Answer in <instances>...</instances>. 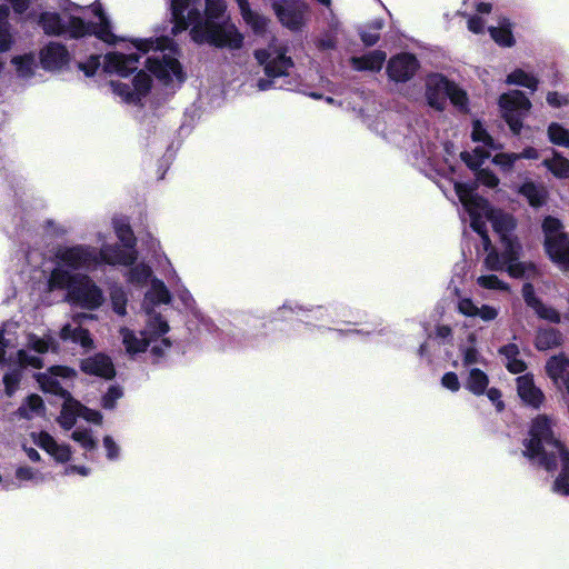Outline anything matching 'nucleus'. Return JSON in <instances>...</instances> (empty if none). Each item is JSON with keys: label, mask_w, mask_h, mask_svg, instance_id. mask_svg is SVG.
<instances>
[{"label": "nucleus", "mask_w": 569, "mask_h": 569, "mask_svg": "<svg viewBox=\"0 0 569 569\" xmlns=\"http://www.w3.org/2000/svg\"><path fill=\"white\" fill-rule=\"evenodd\" d=\"M542 229L545 232V247L550 259L561 269H569V238L562 232V226L556 218L545 219Z\"/></svg>", "instance_id": "nucleus-12"}, {"label": "nucleus", "mask_w": 569, "mask_h": 569, "mask_svg": "<svg viewBox=\"0 0 569 569\" xmlns=\"http://www.w3.org/2000/svg\"><path fill=\"white\" fill-rule=\"evenodd\" d=\"M92 11L99 20L94 26L86 24L77 17H70L67 22H63L60 17L53 12L42 13L39 19V24L47 34H60L67 32L72 38H79L93 33L97 38L107 43H114L117 38L112 33L109 21L103 14L100 6H94Z\"/></svg>", "instance_id": "nucleus-10"}, {"label": "nucleus", "mask_w": 569, "mask_h": 569, "mask_svg": "<svg viewBox=\"0 0 569 569\" xmlns=\"http://www.w3.org/2000/svg\"><path fill=\"white\" fill-rule=\"evenodd\" d=\"M81 370L87 375L111 379L116 375L114 366L110 357L104 353H97L81 361Z\"/></svg>", "instance_id": "nucleus-20"}, {"label": "nucleus", "mask_w": 569, "mask_h": 569, "mask_svg": "<svg viewBox=\"0 0 569 569\" xmlns=\"http://www.w3.org/2000/svg\"><path fill=\"white\" fill-rule=\"evenodd\" d=\"M169 331L170 326L160 313L148 312L143 330L136 332L123 327L119 333L127 353L134 356L150 351L154 357H161L172 346Z\"/></svg>", "instance_id": "nucleus-8"}, {"label": "nucleus", "mask_w": 569, "mask_h": 569, "mask_svg": "<svg viewBox=\"0 0 569 569\" xmlns=\"http://www.w3.org/2000/svg\"><path fill=\"white\" fill-rule=\"evenodd\" d=\"M462 361L466 367L481 362V356L478 350L469 347L462 351Z\"/></svg>", "instance_id": "nucleus-53"}, {"label": "nucleus", "mask_w": 569, "mask_h": 569, "mask_svg": "<svg viewBox=\"0 0 569 569\" xmlns=\"http://www.w3.org/2000/svg\"><path fill=\"white\" fill-rule=\"evenodd\" d=\"M499 353L503 357L507 369L512 373H520L526 370V363L518 358L519 348L515 343H508L499 349Z\"/></svg>", "instance_id": "nucleus-31"}, {"label": "nucleus", "mask_w": 569, "mask_h": 569, "mask_svg": "<svg viewBox=\"0 0 569 569\" xmlns=\"http://www.w3.org/2000/svg\"><path fill=\"white\" fill-rule=\"evenodd\" d=\"M471 137L475 142H481L482 146H477L472 153L462 152L461 158L469 168L477 170L490 157V152L500 146L495 143L479 121L473 122Z\"/></svg>", "instance_id": "nucleus-16"}, {"label": "nucleus", "mask_w": 569, "mask_h": 569, "mask_svg": "<svg viewBox=\"0 0 569 569\" xmlns=\"http://www.w3.org/2000/svg\"><path fill=\"white\" fill-rule=\"evenodd\" d=\"M455 191L470 218L471 228L481 237L488 251L483 264L491 271L507 270L512 278L536 279L540 272L535 263L519 261L522 247L513 236L512 216L490 208L468 184L455 182Z\"/></svg>", "instance_id": "nucleus-1"}, {"label": "nucleus", "mask_w": 569, "mask_h": 569, "mask_svg": "<svg viewBox=\"0 0 569 569\" xmlns=\"http://www.w3.org/2000/svg\"><path fill=\"white\" fill-rule=\"evenodd\" d=\"M523 455L547 471L560 468L553 490L569 496V450L555 437L553 422L546 416L537 417L530 427L529 438L523 441Z\"/></svg>", "instance_id": "nucleus-4"}, {"label": "nucleus", "mask_w": 569, "mask_h": 569, "mask_svg": "<svg viewBox=\"0 0 569 569\" xmlns=\"http://www.w3.org/2000/svg\"><path fill=\"white\" fill-rule=\"evenodd\" d=\"M547 102L553 108H560L569 104V98L556 91H550L547 94Z\"/></svg>", "instance_id": "nucleus-52"}, {"label": "nucleus", "mask_w": 569, "mask_h": 569, "mask_svg": "<svg viewBox=\"0 0 569 569\" xmlns=\"http://www.w3.org/2000/svg\"><path fill=\"white\" fill-rule=\"evenodd\" d=\"M9 1L12 3L13 9L18 13H22L28 8V1L27 0H9Z\"/></svg>", "instance_id": "nucleus-61"}, {"label": "nucleus", "mask_w": 569, "mask_h": 569, "mask_svg": "<svg viewBox=\"0 0 569 569\" xmlns=\"http://www.w3.org/2000/svg\"><path fill=\"white\" fill-rule=\"evenodd\" d=\"M40 60L43 69L57 70L68 62V52L63 46L51 42L41 50Z\"/></svg>", "instance_id": "nucleus-24"}, {"label": "nucleus", "mask_w": 569, "mask_h": 569, "mask_svg": "<svg viewBox=\"0 0 569 569\" xmlns=\"http://www.w3.org/2000/svg\"><path fill=\"white\" fill-rule=\"evenodd\" d=\"M122 395L123 392L120 387L111 386L107 393L102 397V407L106 409L114 408L117 400H119Z\"/></svg>", "instance_id": "nucleus-48"}, {"label": "nucleus", "mask_w": 569, "mask_h": 569, "mask_svg": "<svg viewBox=\"0 0 569 569\" xmlns=\"http://www.w3.org/2000/svg\"><path fill=\"white\" fill-rule=\"evenodd\" d=\"M71 438L78 442L84 451H92L97 447V441L93 439L89 429L77 428Z\"/></svg>", "instance_id": "nucleus-43"}, {"label": "nucleus", "mask_w": 569, "mask_h": 569, "mask_svg": "<svg viewBox=\"0 0 569 569\" xmlns=\"http://www.w3.org/2000/svg\"><path fill=\"white\" fill-rule=\"evenodd\" d=\"M506 83L525 87L531 91L538 89L539 80L522 69H516L507 76Z\"/></svg>", "instance_id": "nucleus-37"}, {"label": "nucleus", "mask_w": 569, "mask_h": 569, "mask_svg": "<svg viewBox=\"0 0 569 569\" xmlns=\"http://www.w3.org/2000/svg\"><path fill=\"white\" fill-rule=\"evenodd\" d=\"M74 376L76 371L73 369L62 366L52 367L48 372L37 376V380L44 392L58 395L64 399L58 417V422L64 430L72 429L78 417L96 425H100L102 421L99 411L82 406L61 386L59 378L72 379Z\"/></svg>", "instance_id": "nucleus-7"}, {"label": "nucleus", "mask_w": 569, "mask_h": 569, "mask_svg": "<svg viewBox=\"0 0 569 569\" xmlns=\"http://www.w3.org/2000/svg\"><path fill=\"white\" fill-rule=\"evenodd\" d=\"M531 309L536 312V315L552 323H559L560 322V313L552 308L551 306L545 305L541 300H539L537 303H535Z\"/></svg>", "instance_id": "nucleus-44"}, {"label": "nucleus", "mask_w": 569, "mask_h": 569, "mask_svg": "<svg viewBox=\"0 0 569 569\" xmlns=\"http://www.w3.org/2000/svg\"><path fill=\"white\" fill-rule=\"evenodd\" d=\"M522 297L530 308L540 300L535 293L533 286L529 282L525 283L522 287Z\"/></svg>", "instance_id": "nucleus-55"}, {"label": "nucleus", "mask_w": 569, "mask_h": 569, "mask_svg": "<svg viewBox=\"0 0 569 569\" xmlns=\"http://www.w3.org/2000/svg\"><path fill=\"white\" fill-rule=\"evenodd\" d=\"M16 479L19 481V486H22L23 483H31V485H40L46 481V476L31 467L28 466H20L16 469Z\"/></svg>", "instance_id": "nucleus-39"}, {"label": "nucleus", "mask_w": 569, "mask_h": 569, "mask_svg": "<svg viewBox=\"0 0 569 569\" xmlns=\"http://www.w3.org/2000/svg\"><path fill=\"white\" fill-rule=\"evenodd\" d=\"M517 391L521 400L528 406L538 408L543 402V393L536 387L533 378L530 375H523L517 378Z\"/></svg>", "instance_id": "nucleus-23"}, {"label": "nucleus", "mask_w": 569, "mask_h": 569, "mask_svg": "<svg viewBox=\"0 0 569 569\" xmlns=\"http://www.w3.org/2000/svg\"><path fill=\"white\" fill-rule=\"evenodd\" d=\"M546 372L555 383L569 382V359L565 355L551 357L546 363Z\"/></svg>", "instance_id": "nucleus-26"}, {"label": "nucleus", "mask_w": 569, "mask_h": 569, "mask_svg": "<svg viewBox=\"0 0 569 569\" xmlns=\"http://www.w3.org/2000/svg\"><path fill=\"white\" fill-rule=\"evenodd\" d=\"M441 385L450 391H458L460 389V381L455 372H447L441 379Z\"/></svg>", "instance_id": "nucleus-54"}, {"label": "nucleus", "mask_w": 569, "mask_h": 569, "mask_svg": "<svg viewBox=\"0 0 569 569\" xmlns=\"http://www.w3.org/2000/svg\"><path fill=\"white\" fill-rule=\"evenodd\" d=\"M176 292H177L178 299L182 302V305L187 309L193 310L196 308V301L187 288H184L183 286H179L176 289Z\"/></svg>", "instance_id": "nucleus-49"}, {"label": "nucleus", "mask_w": 569, "mask_h": 569, "mask_svg": "<svg viewBox=\"0 0 569 569\" xmlns=\"http://www.w3.org/2000/svg\"><path fill=\"white\" fill-rule=\"evenodd\" d=\"M458 310L466 317L479 318L482 321H492L499 315V310L496 307L478 305L470 298L460 299L458 302Z\"/></svg>", "instance_id": "nucleus-22"}, {"label": "nucleus", "mask_w": 569, "mask_h": 569, "mask_svg": "<svg viewBox=\"0 0 569 569\" xmlns=\"http://www.w3.org/2000/svg\"><path fill=\"white\" fill-rule=\"evenodd\" d=\"M257 60L264 66V72L269 78H279L288 76L293 67L290 57H287L282 48L272 46L268 50H257L254 53Z\"/></svg>", "instance_id": "nucleus-17"}, {"label": "nucleus", "mask_w": 569, "mask_h": 569, "mask_svg": "<svg viewBox=\"0 0 569 569\" xmlns=\"http://www.w3.org/2000/svg\"><path fill=\"white\" fill-rule=\"evenodd\" d=\"M499 107L502 118L515 134L522 129V121L531 109V102L526 94L519 90H511L500 96Z\"/></svg>", "instance_id": "nucleus-14"}, {"label": "nucleus", "mask_w": 569, "mask_h": 569, "mask_svg": "<svg viewBox=\"0 0 569 569\" xmlns=\"http://www.w3.org/2000/svg\"><path fill=\"white\" fill-rule=\"evenodd\" d=\"M44 403L38 395L29 396L18 408L16 415L19 418L31 420L44 413Z\"/></svg>", "instance_id": "nucleus-30"}, {"label": "nucleus", "mask_w": 569, "mask_h": 569, "mask_svg": "<svg viewBox=\"0 0 569 569\" xmlns=\"http://www.w3.org/2000/svg\"><path fill=\"white\" fill-rule=\"evenodd\" d=\"M488 376L478 368H471L465 381V387L473 395H483L488 388Z\"/></svg>", "instance_id": "nucleus-32"}, {"label": "nucleus", "mask_w": 569, "mask_h": 569, "mask_svg": "<svg viewBox=\"0 0 569 569\" xmlns=\"http://www.w3.org/2000/svg\"><path fill=\"white\" fill-rule=\"evenodd\" d=\"M427 99L428 103L441 110L446 102V99L449 98L450 101L458 108L465 109L467 106V96L466 92L462 91L455 83L448 81L440 74H432L427 79Z\"/></svg>", "instance_id": "nucleus-13"}, {"label": "nucleus", "mask_w": 569, "mask_h": 569, "mask_svg": "<svg viewBox=\"0 0 569 569\" xmlns=\"http://www.w3.org/2000/svg\"><path fill=\"white\" fill-rule=\"evenodd\" d=\"M468 29L473 33H482L485 31V21L477 16L469 17Z\"/></svg>", "instance_id": "nucleus-57"}, {"label": "nucleus", "mask_w": 569, "mask_h": 569, "mask_svg": "<svg viewBox=\"0 0 569 569\" xmlns=\"http://www.w3.org/2000/svg\"><path fill=\"white\" fill-rule=\"evenodd\" d=\"M562 343V335L556 329H541L536 336V348L541 351L553 349Z\"/></svg>", "instance_id": "nucleus-33"}, {"label": "nucleus", "mask_w": 569, "mask_h": 569, "mask_svg": "<svg viewBox=\"0 0 569 569\" xmlns=\"http://www.w3.org/2000/svg\"><path fill=\"white\" fill-rule=\"evenodd\" d=\"M257 87L260 91H266L270 88L273 87V81L272 80H266V79H260L257 83Z\"/></svg>", "instance_id": "nucleus-64"}, {"label": "nucleus", "mask_w": 569, "mask_h": 569, "mask_svg": "<svg viewBox=\"0 0 569 569\" xmlns=\"http://www.w3.org/2000/svg\"><path fill=\"white\" fill-rule=\"evenodd\" d=\"M489 32L491 38L503 47H511L515 42L511 26L507 18H500L498 20L497 27H490Z\"/></svg>", "instance_id": "nucleus-34"}, {"label": "nucleus", "mask_w": 569, "mask_h": 569, "mask_svg": "<svg viewBox=\"0 0 569 569\" xmlns=\"http://www.w3.org/2000/svg\"><path fill=\"white\" fill-rule=\"evenodd\" d=\"M386 61V53L375 50L362 57H353L351 64L356 70L379 71Z\"/></svg>", "instance_id": "nucleus-29"}, {"label": "nucleus", "mask_w": 569, "mask_h": 569, "mask_svg": "<svg viewBox=\"0 0 569 569\" xmlns=\"http://www.w3.org/2000/svg\"><path fill=\"white\" fill-rule=\"evenodd\" d=\"M383 22L380 19L372 21L360 33L361 40L366 46H373L379 40V31L382 29Z\"/></svg>", "instance_id": "nucleus-46"}, {"label": "nucleus", "mask_w": 569, "mask_h": 569, "mask_svg": "<svg viewBox=\"0 0 569 569\" xmlns=\"http://www.w3.org/2000/svg\"><path fill=\"white\" fill-rule=\"evenodd\" d=\"M227 9L224 0H171L173 33L191 27L190 36L197 43L239 49L243 36L229 19L220 21Z\"/></svg>", "instance_id": "nucleus-2"}, {"label": "nucleus", "mask_w": 569, "mask_h": 569, "mask_svg": "<svg viewBox=\"0 0 569 569\" xmlns=\"http://www.w3.org/2000/svg\"><path fill=\"white\" fill-rule=\"evenodd\" d=\"M542 164L558 179L569 178V160L558 152H553L550 159H545Z\"/></svg>", "instance_id": "nucleus-36"}, {"label": "nucleus", "mask_w": 569, "mask_h": 569, "mask_svg": "<svg viewBox=\"0 0 569 569\" xmlns=\"http://www.w3.org/2000/svg\"><path fill=\"white\" fill-rule=\"evenodd\" d=\"M18 329L13 322L3 326L0 332V365L42 368V355L57 349L56 340L50 335L19 333Z\"/></svg>", "instance_id": "nucleus-5"}, {"label": "nucleus", "mask_w": 569, "mask_h": 569, "mask_svg": "<svg viewBox=\"0 0 569 569\" xmlns=\"http://www.w3.org/2000/svg\"><path fill=\"white\" fill-rule=\"evenodd\" d=\"M516 156H518V160L519 159H538L539 152L537 149L529 147V148H526L522 152L516 153Z\"/></svg>", "instance_id": "nucleus-60"}, {"label": "nucleus", "mask_w": 569, "mask_h": 569, "mask_svg": "<svg viewBox=\"0 0 569 569\" xmlns=\"http://www.w3.org/2000/svg\"><path fill=\"white\" fill-rule=\"evenodd\" d=\"M240 14L248 27L257 34L266 32L269 20L251 9L249 0H236Z\"/></svg>", "instance_id": "nucleus-25"}, {"label": "nucleus", "mask_w": 569, "mask_h": 569, "mask_svg": "<svg viewBox=\"0 0 569 569\" xmlns=\"http://www.w3.org/2000/svg\"><path fill=\"white\" fill-rule=\"evenodd\" d=\"M113 228L122 248L101 244L99 253L97 252L99 260L110 266L133 264L137 260L136 238L129 223L124 219H114Z\"/></svg>", "instance_id": "nucleus-11"}, {"label": "nucleus", "mask_w": 569, "mask_h": 569, "mask_svg": "<svg viewBox=\"0 0 569 569\" xmlns=\"http://www.w3.org/2000/svg\"><path fill=\"white\" fill-rule=\"evenodd\" d=\"M11 64L14 68L16 77L23 81L32 79L38 70L36 56L33 53L13 56Z\"/></svg>", "instance_id": "nucleus-27"}, {"label": "nucleus", "mask_w": 569, "mask_h": 569, "mask_svg": "<svg viewBox=\"0 0 569 569\" xmlns=\"http://www.w3.org/2000/svg\"><path fill=\"white\" fill-rule=\"evenodd\" d=\"M8 16L9 9L6 6L0 7V52L9 51L14 42Z\"/></svg>", "instance_id": "nucleus-35"}, {"label": "nucleus", "mask_w": 569, "mask_h": 569, "mask_svg": "<svg viewBox=\"0 0 569 569\" xmlns=\"http://www.w3.org/2000/svg\"><path fill=\"white\" fill-rule=\"evenodd\" d=\"M333 46H335V41L331 37H327V38L320 39L318 41V47L321 49H330V48H333Z\"/></svg>", "instance_id": "nucleus-63"}, {"label": "nucleus", "mask_w": 569, "mask_h": 569, "mask_svg": "<svg viewBox=\"0 0 569 569\" xmlns=\"http://www.w3.org/2000/svg\"><path fill=\"white\" fill-rule=\"evenodd\" d=\"M418 69V61L410 53L395 56L388 62L387 71L395 81H407Z\"/></svg>", "instance_id": "nucleus-18"}, {"label": "nucleus", "mask_w": 569, "mask_h": 569, "mask_svg": "<svg viewBox=\"0 0 569 569\" xmlns=\"http://www.w3.org/2000/svg\"><path fill=\"white\" fill-rule=\"evenodd\" d=\"M486 391H487V397L497 407V409L499 411L502 410L503 403L500 400V398H501L500 391L498 389H496V388H490V389H488Z\"/></svg>", "instance_id": "nucleus-59"}, {"label": "nucleus", "mask_w": 569, "mask_h": 569, "mask_svg": "<svg viewBox=\"0 0 569 569\" xmlns=\"http://www.w3.org/2000/svg\"><path fill=\"white\" fill-rule=\"evenodd\" d=\"M521 193L532 207H540L546 199V190L531 181L525 182L519 188Z\"/></svg>", "instance_id": "nucleus-38"}, {"label": "nucleus", "mask_w": 569, "mask_h": 569, "mask_svg": "<svg viewBox=\"0 0 569 569\" xmlns=\"http://www.w3.org/2000/svg\"><path fill=\"white\" fill-rule=\"evenodd\" d=\"M131 44L140 53L152 52L147 60V67L157 78L164 82L182 81V69L176 58V48L170 39L164 37L134 39Z\"/></svg>", "instance_id": "nucleus-9"}, {"label": "nucleus", "mask_w": 569, "mask_h": 569, "mask_svg": "<svg viewBox=\"0 0 569 569\" xmlns=\"http://www.w3.org/2000/svg\"><path fill=\"white\" fill-rule=\"evenodd\" d=\"M23 450L31 461L40 460V453L34 448L23 446Z\"/></svg>", "instance_id": "nucleus-62"}, {"label": "nucleus", "mask_w": 569, "mask_h": 569, "mask_svg": "<svg viewBox=\"0 0 569 569\" xmlns=\"http://www.w3.org/2000/svg\"><path fill=\"white\" fill-rule=\"evenodd\" d=\"M139 58L140 54L137 53L123 54L118 52L107 53L103 58V70L108 73H117L122 78L110 82L113 94L122 102L130 104L140 103L151 88V79L143 71L138 72L130 81L124 80L129 72L138 68Z\"/></svg>", "instance_id": "nucleus-6"}, {"label": "nucleus", "mask_w": 569, "mask_h": 569, "mask_svg": "<svg viewBox=\"0 0 569 569\" xmlns=\"http://www.w3.org/2000/svg\"><path fill=\"white\" fill-rule=\"evenodd\" d=\"M272 9L284 27L299 30L306 22L308 6L301 0H273Z\"/></svg>", "instance_id": "nucleus-15"}, {"label": "nucleus", "mask_w": 569, "mask_h": 569, "mask_svg": "<svg viewBox=\"0 0 569 569\" xmlns=\"http://www.w3.org/2000/svg\"><path fill=\"white\" fill-rule=\"evenodd\" d=\"M102 263L94 248L87 246H61L54 252V268L48 279L49 290L63 289L66 299L76 306L93 310L104 298L102 290L87 274L79 270H89Z\"/></svg>", "instance_id": "nucleus-3"}, {"label": "nucleus", "mask_w": 569, "mask_h": 569, "mask_svg": "<svg viewBox=\"0 0 569 569\" xmlns=\"http://www.w3.org/2000/svg\"><path fill=\"white\" fill-rule=\"evenodd\" d=\"M477 283L488 290L509 291L510 289L509 284L496 274H481L477 278Z\"/></svg>", "instance_id": "nucleus-42"}, {"label": "nucleus", "mask_w": 569, "mask_h": 569, "mask_svg": "<svg viewBox=\"0 0 569 569\" xmlns=\"http://www.w3.org/2000/svg\"><path fill=\"white\" fill-rule=\"evenodd\" d=\"M17 366L19 368H14V369L10 370L3 377L6 393L9 397H11L16 392V390L18 389V386L20 383V380H21V369L23 367H20L19 365H17Z\"/></svg>", "instance_id": "nucleus-47"}, {"label": "nucleus", "mask_w": 569, "mask_h": 569, "mask_svg": "<svg viewBox=\"0 0 569 569\" xmlns=\"http://www.w3.org/2000/svg\"><path fill=\"white\" fill-rule=\"evenodd\" d=\"M477 180L489 188H495L499 183V179L496 177V174L486 169L479 170L477 172Z\"/></svg>", "instance_id": "nucleus-50"}, {"label": "nucleus", "mask_w": 569, "mask_h": 569, "mask_svg": "<svg viewBox=\"0 0 569 569\" xmlns=\"http://www.w3.org/2000/svg\"><path fill=\"white\" fill-rule=\"evenodd\" d=\"M171 300L170 293L164 283L158 279L151 280V287L144 296L143 309L146 315L153 312L151 307L159 303H169Z\"/></svg>", "instance_id": "nucleus-28"}, {"label": "nucleus", "mask_w": 569, "mask_h": 569, "mask_svg": "<svg viewBox=\"0 0 569 569\" xmlns=\"http://www.w3.org/2000/svg\"><path fill=\"white\" fill-rule=\"evenodd\" d=\"M110 299L113 311L119 316L127 313V295L121 287H113L110 291Z\"/></svg>", "instance_id": "nucleus-45"}, {"label": "nucleus", "mask_w": 569, "mask_h": 569, "mask_svg": "<svg viewBox=\"0 0 569 569\" xmlns=\"http://www.w3.org/2000/svg\"><path fill=\"white\" fill-rule=\"evenodd\" d=\"M518 160L516 153H498L493 157V162L503 169H510Z\"/></svg>", "instance_id": "nucleus-51"}, {"label": "nucleus", "mask_w": 569, "mask_h": 569, "mask_svg": "<svg viewBox=\"0 0 569 569\" xmlns=\"http://www.w3.org/2000/svg\"><path fill=\"white\" fill-rule=\"evenodd\" d=\"M100 66V58L97 56H93L90 58L87 64H80L81 70L84 71L87 76H92L97 68Z\"/></svg>", "instance_id": "nucleus-58"}, {"label": "nucleus", "mask_w": 569, "mask_h": 569, "mask_svg": "<svg viewBox=\"0 0 569 569\" xmlns=\"http://www.w3.org/2000/svg\"><path fill=\"white\" fill-rule=\"evenodd\" d=\"M31 438L38 447L49 453L57 462H67L71 457L68 445L58 443L48 432H32Z\"/></svg>", "instance_id": "nucleus-19"}, {"label": "nucleus", "mask_w": 569, "mask_h": 569, "mask_svg": "<svg viewBox=\"0 0 569 569\" xmlns=\"http://www.w3.org/2000/svg\"><path fill=\"white\" fill-rule=\"evenodd\" d=\"M151 277V269L146 263L134 264L127 273V280L133 286H143Z\"/></svg>", "instance_id": "nucleus-40"}, {"label": "nucleus", "mask_w": 569, "mask_h": 569, "mask_svg": "<svg viewBox=\"0 0 569 569\" xmlns=\"http://www.w3.org/2000/svg\"><path fill=\"white\" fill-rule=\"evenodd\" d=\"M103 446L107 450V456L109 459H116L118 458V453H119V447L117 446V443L113 441V439L109 436L104 437L103 439Z\"/></svg>", "instance_id": "nucleus-56"}, {"label": "nucleus", "mask_w": 569, "mask_h": 569, "mask_svg": "<svg viewBox=\"0 0 569 569\" xmlns=\"http://www.w3.org/2000/svg\"><path fill=\"white\" fill-rule=\"evenodd\" d=\"M548 138L553 144L569 147V129L557 122L549 124Z\"/></svg>", "instance_id": "nucleus-41"}, {"label": "nucleus", "mask_w": 569, "mask_h": 569, "mask_svg": "<svg viewBox=\"0 0 569 569\" xmlns=\"http://www.w3.org/2000/svg\"><path fill=\"white\" fill-rule=\"evenodd\" d=\"M79 318H90L91 315H81L73 319L71 323L64 325L60 330V338L62 340H70L74 343H79L82 348L89 350L93 348V340L88 330L80 327Z\"/></svg>", "instance_id": "nucleus-21"}]
</instances>
